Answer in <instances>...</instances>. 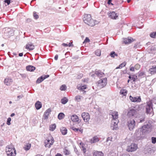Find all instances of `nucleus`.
I'll use <instances>...</instances> for the list:
<instances>
[{
  "instance_id": "nucleus-1",
  "label": "nucleus",
  "mask_w": 156,
  "mask_h": 156,
  "mask_svg": "<svg viewBox=\"0 0 156 156\" xmlns=\"http://www.w3.org/2000/svg\"><path fill=\"white\" fill-rule=\"evenodd\" d=\"M151 129L152 125L149 122L148 124L144 125L141 128L136 130L135 134L138 136H140L149 133L151 131Z\"/></svg>"
},
{
  "instance_id": "nucleus-2",
  "label": "nucleus",
  "mask_w": 156,
  "mask_h": 156,
  "mask_svg": "<svg viewBox=\"0 0 156 156\" xmlns=\"http://www.w3.org/2000/svg\"><path fill=\"white\" fill-rule=\"evenodd\" d=\"M152 102L155 104H156V96L152 99L151 101H150L147 102V105L146 106V112L147 114H153V109L152 108Z\"/></svg>"
},
{
  "instance_id": "nucleus-3",
  "label": "nucleus",
  "mask_w": 156,
  "mask_h": 156,
  "mask_svg": "<svg viewBox=\"0 0 156 156\" xmlns=\"http://www.w3.org/2000/svg\"><path fill=\"white\" fill-rule=\"evenodd\" d=\"M6 152L7 156H15L16 151L12 144L8 145L6 147Z\"/></svg>"
},
{
  "instance_id": "nucleus-4",
  "label": "nucleus",
  "mask_w": 156,
  "mask_h": 156,
  "mask_svg": "<svg viewBox=\"0 0 156 156\" xmlns=\"http://www.w3.org/2000/svg\"><path fill=\"white\" fill-rule=\"evenodd\" d=\"M84 22L90 26L94 25V20L91 19V15L90 14L85 15L83 18Z\"/></svg>"
},
{
  "instance_id": "nucleus-5",
  "label": "nucleus",
  "mask_w": 156,
  "mask_h": 156,
  "mask_svg": "<svg viewBox=\"0 0 156 156\" xmlns=\"http://www.w3.org/2000/svg\"><path fill=\"white\" fill-rule=\"evenodd\" d=\"M107 78L102 79L97 82V86L98 88L101 89L104 87L107 84Z\"/></svg>"
},
{
  "instance_id": "nucleus-6",
  "label": "nucleus",
  "mask_w": 156,
  "mask_h": 156,
  "mask_svg": "<svg viewBox=\"0 0 156 156\" xmlns=\"http://www.w3.org/2000/svg\"><path fill=\"white\" fill-rule=\"evenodd\" d=\"M127 125L130 130H132L135 128V122L132 119L128 120L127 122Z\"/></svg>"
},
{
  "instance_id": "nucleus-7",
  "label": "nucleus",
  "mask_w": 156,
  "mask_h": 156,
  "mask_svg": "<svg viewBox=\"0 0 156 156\" xmlns=\"http://www.w3.org/2000/svg\"><path fill=\"white\" fill-rule=\"evenodd\" d=\"M54 142V140L52 137H50L46 140L44 141L45 146L46 147L50 148Z\"/></svg>"
},
{
  "instance_id": "nucleus-8",
  "label": "nucleus",
  "mask_w": 156,
  "mask_h": 156,
  "mask_svg": "<svg viewBox=\"0 0 156 156\" xmlns=\"http://www.w3.org/2000/svg\"><path fill=\"white\" fill-rule=\"evenodd\" d=\"M137 148V146L135 144H132L130 145L128 147L127 151L128 152H132L135 151Z\"/></svg>"
},
{
  "instance_id": "nucleus-9",
  "label": "nucleus",
  "mask_w": 156,
  "mask_h": 156,
  "mask_svg": "<svg viewBox=\"0 0 156 156\" xmlns=\"http://www.w3.org/2000/svg\"><path fill=\"white\" fill-rule=\"evenodd\" d=\"M81 116L85 122H88L90 119L89 114L87 112H83L81 114Z\"/></svg>"
},
{
  "instance_id": "nucleus-10",
  "label": "nucleus",
  "mask_w": 156,
  "mask_h": 156,
  "mask_svg": "<svg viewBox=\"0 0 156 156\" xmlns=\"http://www.w3.org/2000/svg\"><path fill=\"white\" fill-rule=\"evenodd\" d=\"M133 41V39L130 37L123 38L122 44H128Z\"/></svg>"
},
{
  "instance_id": "nucleus-11",
  "label": "nucleus",
  "mask_w": 156,
  "mask_h": 156,
  "mask_svg": "<svg viewBox=\"0 0 156 156\" xmlns=\"http://www.w3.org/2000/svg\"><path fill=\"white\" fill-rule=\"evenodd\" d=\"M119 122L118 120L112 121L111 126V129L112 130H117L118 129V123Z\"/></svg>"
},
{
  "instance_id": "nucleus-12",
  "label": "nucleus",
  "mask_w": 156,
  "mask_h": 156,
  "mask_svg": "<svg viewBox=\"0 0 156 156\" xmlns=\"http://www.w3.org/2000/svg\"><path fill=\"white\" fill-rule=\"evenodd\" d=\"M109 115L112 116L113 118V121L118 120V114L117 112L111 111L110 112Z\"/></svg>"
},
{
  "instance_id": "nucleus-13",
  "label": "nucleus",
  "mask_w": 156,
  "mask_h": 156,
  "mask_svg": "<svg viewBox=\"0 0 156 156\" xmlns=\"http://www.w3.org/2000/svg\"><path fill=\"white\" fill-rule=\"evenodd\" d=\"M109 18L113 20H116L118 17V15L114 11L110 12L108 13Z\"/></svg>"
},
{
  "instance_id": "nucleus-14",
  "label": "nucleus",
  "mask_w": 156,
  "mask_h": 156,
  "mask_svg": "<svg viewBox=\"0 0 156 156\" xmlns=\"http://www.w3.org/2000/svg\"><path fill=\"white\" fill-rule=\"evenodd\" d=\"M129 98L130 101L133 102H139L141 101V99L140 97H133L131 96H130Z\"/></svg>"
},
{
  "instance_id": "nucleus-15",
  "label": "nucleus",
  "mask_w": 156,
  "mask_h": 156,
  "mask_svg": "<svg viewBox=\"0 0 156 156\" xmlns=\"http://www.w3.org/2000/svg\"><path fill=\"white\" fill-rule=\"evenodd\" d=\"M49 77V75H43L40 77L38 78L36 81V83H39L43 81V80L46 78Z\"/></svg>"
},
{
  "instance_id": "nucleus-16",
  "label": "nucleus",
  "mask_w": 156,
  "mask_h": 156,
  "mask_svg": "<svg viewBox=\"0 0 156 156\" xmlns=\"http://www.w3.org/2000/svg\"><path fill=\"white\" fill-rule=\"evenodd\" d=\"M51 110L50 108H49L47 109L44 113L43 115V118L44 119H47L48 118V116L51 114Z\"/></svg>"
},
{
  "instance_id": "nucleus-17",
  "label": "nucleus",
  "mask_w": 156,
  "mask_h": 156,
  "mask_svg": "<svg viewBox=\"0 0 156 156\" xmlns=\"http://www.w3.org/2000/svg\"><path fill=\"white\" fill-rule=\"evenodd\" d=\"M137 113L136 110L133 108H132L129 110L127 113V115L129 117L134 116Z\"/></svg>"
},
{
  "instance_id": "nucleus-18",
  "label": "nucleus",
  "mask_w": 156,
  "mask_h": 156,
  "mask_svg": "<svg viewBox=\"0 0 156 156\" xmlns=\"http://www.w3.org/2000/svg\"><path fill=\"white\" fill-rule=\"evenodd\" d=\"M35 46L32 43H27L26 46V48L29 49L30 51L34 49Z\"/></svg>"
},
{
  "instance_id": "nucleus-19",
  "label": "nucleus",
  "mask_w": 156,
  "mask_h": 156,
  "mask_svg": "<svg viewBox=\"0 0 156 156\" xmlns=\"http://www.w3.org/2000/svg\"><path fill=\"white\" fill-rule=\"evenodd\" d=\"M12 79L9 78H5L4 81L5 84L7 86H9L12 83Z\"/></svg>"
},
{
  "instance_id": "nucleus-20",
  "label": "nucleus",
  "mask_w": 156,
  "mask_h": 156,
  "mask_svg": "<svg viewBox=\"0 0 156 156\" xmlns=\"http://www.w3.org/2000/svg\"><path fill=\"white\" fill-rule=\"evenodd\" d=\"M71 119L74 122H77L79 120L78 117L76 115H72L71 116Z\"/></svg>"
},
{
  "instance_id": "nucleus-21",
  "label": "nucleus",
  "mask_w": 156,
  "mask_h": 156,
  "mask_svg": "<svg viewBox=\"0 0 156 156\" xmlns=\"http://www.w3.org/2000/svg\"><path fill=\"white\" fill-rule=\"evenodd\" d=\"M95 74H96L98 77H102L104 75V73L101 72L100 70H95Z\"/></svg>"
},
{
  "instance_id": "nucleus-22",
  "label": "nucleus",
  "mask_w": 156,
  "mask_h": 156,
  "mask_svg": "<svg viewBox=\"0 0 156 156\" xmlns=\"http://www.w3.org/2000/svg\"><path fill=\"white\" fill-rule=\"evenodd\" d=\"M93 156H103L104 154L101 151H94L93 153Z\"/></svg>"
},
{
  "instance_id": "nucleus-23",
  "label": "nucleus",
  "mask_w": 156,
  "mask_h": 156,
  "mask_svg": "<svg viewBox=\"0 0 156 156\" xmlns=\"http://www.w3.org/2000/svg\"><path fill=\"white\" fill-rule=\"evenodd\" d=\"M100 139L97 136H94L90 140V142L91 143H96Z\"/></svg>"
},
{
  "instance_id": "nucleus-24",
  "label": "nucleus",
  "mask_w": 156,
  "mask_h": 156,
  "mask_svg": "<svg viewBox=\"0 0 156 156\" xmlns=\"http://www.w3.org/2000/svg\"><path fill=\"white\" fill-rule=\"evenodd\" d=\"M60 131L62 135H64L67 133V129L65 127H61L60 129Z\"/></svg>"
},
{
  "instance_id": "nucleus-25",
  "label": "nucleus",
  "mask_w": 156,
  "mask_h": 156,
  "mask_svg": "<svg viewBox=\"0 0 156 156\" xmlns=\"http://www.w3.org/2000/svg\"><path fill=\"white\" fill-rule=\"evenodd\" d=\"M149 71L150 73L152 74H153L156 73V66H152V67L150 68Z\"/></svg>"
},
{
  "instance_id": "nucleus-26",
  "label": "nucleus",
  "mask_w": 156,
  "mask_h": 156,
  "mask_svg": "<svg viewBox=\"0 0 156 156\" xmlns=\"http://www.w3.org/2000/svg\"><path fill=\"white\" fill-rule=\"evenodd\" d=\"M42 104L39 101H37L35 104V106L37 109L38 110L42 107Z\"/></svg>"
},
{
  "instance_id": "nucleus-27",
  "label": "nucleus",
  "mask_w": 156,
  "mask_h": 156,
  "mask_svg": "<svg viewBox=\"0 0 156 156\" xmlns=\"http://www.w3.org/2000/svg\"><path fill=\"white\" fill-rule=\"evenodd\" d=\"M78 89L79 90H84L85 89L87 88V86L86 85H79L78 86Z\"/></svg>"
},
{
  "instance_id": "nucleus-28",
  "label": "nucleus",
  "mask_w": 156,
  "mask_h": 156,
  "mask_svg": "<svg viewBox=\"0 0 156 156\" xmlns=\"http://www.w3.org/2000/svg\"><path fill=\"white\" fill-rule=\"evenodd\" d=\"M72 129L76 132H80L81 133H82L83 132V129L81 128L79 129L75 127H73L72 128Z\"/></svg>"
},
{
  "instance_id": "nucleus-29",
  "label": "nucleus",
  "mask_w": 156,
  "mask_h": 156,
  "mask_svg": "<svg viewBox=\"0 0 156 156\" xmlns=\"http://www.w3.org/2000/svg\"><path fill=\"white\" fill-rule=\"evenodd\" d=\"M127 93V91L126 89H122L120 91V94L124 96H126Z\"/></svg>"
},
{
  "instance_id": "nucleus-30",
  "label": "nucleus",
  "mask_w": 156,
  "mask_h": 156,
  "mask_svg": "<svg viewBox=\"0 0 156 156\" xmlns=\"http://www.w3.org/2000/svg\"><path fill=\"white\" fill-rule=\"evenodd\" d=\"M35 69V68L31 66H28L26 67V69L27 70L30 71H34Z\"/></svg>"
},
{
  "instance_id": "nucleus-31",
  "label": "nucleus",
  "mask_w": 156,
  "mask_h": 156,
  "mask_svg": "<svg viewBox=\"0 0 156 156\" xmlns=\"http://www.w3.org/2000/svg\"><path fill=\"white\" fill-rule=\"evenodd\" d=\"M83 98V97L82 96L80 95H77L75 97V100L78 102H80Z\"/></svg>"
},
{
  "instance_id": "nucleus-32",
  "label": "nucleus",
  "mask_w": 156,
  "mask_h": 156,
  "mask_svg": "<svg viewBox=\"0 0 156 156\" xmlns=\"http://www.w3.org/2000/svg\"><path fill=\"white\" fill-rule=\"evenodd\" d=\"M65 117V114L62 112L59 113L58 116V118L59 120L63 119Z\"/></svg>"
},
{
  "instance_id": "nucleus-33",
  "label": "nucleus",
  "mask_w": 156,
  "mask_h": 156,
  "mask_svg": "<svg viewBox=\"0 0 156 156\" xmlns=\"http://www.w3.org/2000/svg\"><path fill=\"white\" fill-rule=\"evenodd\" d=\"M30 147L31 144L29 143H27L24 146L23 148L25 150L28 151L30 149Z\"/></svg>"
},
{
  "instance_id": "nucleus-34",
  "label": "nucleus",
  "mask_w": 156,
  "mask_h": 156,
  "mask_svg": "<svg viewBox=\"0 0 156 156\" xmlns=\"http://www.w3.org/2000/svg\"><path fill=\"white\" fill-rule=\"evenodd\" d=\"M126 62H124L121 64L119 66L117 67L116 68V69H121L123 67L125 66L126 65Z\"/></svg>"
},
{
  "instance_id": "nucleus-35",
  "label": "nucleus",
  "mask_w": 156,
  "mask_h": 156,
  "mask_svg": "<svg viewBox=\"0 0 156 156\" xmlns=\"http://www.w3.org/2000/svg\"><path fill=\"white\" fill-rule=\"evenodd\" d=\"M56 125L55 124H52L50 126L49 129L50 131H53L56 128Z\"/></svg>"
},
{
  "instance_id": "nucleus-36",
  "label": "nucleus",
  "mask_w": 156,
  "mask_h": 156,
  "mask_svg": "<svg viewBox=\"0 0 156 156\" xmlns=\"http://www.w3.org/2000/svg\"><path fill=\"white\" fill-rule=\"evenodd\" d=\"M68 101V99L66 97H64L61 99V103L63 104L66 103Z\"/></svg>"
},
{
  "instance_id": "nucleus-37",
  "label": "nucleus",
  "mask_w": 156,
  "mask_h": 156,
  "mask_svg": "<svg viewBox=\"0 0 156 156\" xmlns=\"http://www.w3.org/2000/svg\"><path fill=\"white\" fill-rule=\"evenodd\" d=\"M129 78L133 80V82L135 81L137 78V76H133L132 77L130 76H129Z\"/></svg>"
},
{
  "instance_id": "nucleus-38",
  "label": "nucleus",
  "mask_w": 156,
  "mask_h": 156,
  "mask_svg": "<svg viewBox=\"0 0 156 156\" xmlns=\"http://www.w3.org/2000/svg\"><path fill=\"white\" fill-rule=\"evenodd\" d=\"M150 36L153 38L156 37V32L152 33L150 34Z\"/></svg>"
},
{
  "instance_id": "nucleus-39",
  "label": "nucleus",
  "mask_w": 156,
  "mask_h": 156,
  "mask_svg": "<svg viewBox=\"0 0 156 156\" xmlns=\"http://www.w3.org/2000/svg\"><path fill=\"white\" fill-rule=\"evenodd\" d=\"M66 87L65 85H63L60 87V90H65L66 89Z\"/></svg>"
},
{
  "instance_id": "nucleus-40",
  "label": "nucleus",
  "mask_w": 156,
  "mask_h": 156,
  "mask_svg": "<svg viewBox=\"0 0 156 156\" xmlns=\"http://www.w3.org/2000/svg\"><path fill=\"white\" fill-rule=\"evenodd\" d=\"M33 16L35 19H37L39 18L38 15L37 14L36 12H33Z\"/></svg>"
},
{
  "instance_id": "nucleus-41",
  "label": "nucleus",
  "mask_w": 156,
  "mask_h": 156,
  "mask_svg": "<svg viewBox=\"0 0 156 156\" xmlns=\"http://www.w3.org/2000/svg\"><path fill=\"white\" fill-rule=\"evenodd\" d=\"M110 56L112 57H114L115 56H117V54H116L115 52L112 51L111 52L110 54Z\"/></svg>"
},
{
  "instance_id": "nucleus-42",
  "label": "nucleus",
  "mask_w": 156,
  "mask_h": 156,
  "mask_svg": "<svg viewBox=\"0 0 156 156\" xmlns=\"http://www.w3.org/2000/svg\"><path fill=\"white\" fill-rule=\"evenodd\" d=\"M95 54L98 56H100L101 55V51L99 50H98L95 51Z\"/></svg>"
},
{
  "instance_id": "nucleus-43",
  "label": "nucleus",
  "mask_w": 156,
  "mask_h": 156,
  "mask_svg": "<svg viewBox=\"0 0 156 156\" xmlns=\"http://www.w3.org/2000/svg\"><path fill=\"white\" fill-rule=\"evenodd\" d=\"M140 67V66L138 64H136L134 66L135 69L136 70H138Z\"/></svg>"
},
{
  "instance_id": "nucleus-44",
  "label": "nucleus",
  "mask_w": 156,
  "mask_h": 156,
  "mask_svg": "<svg viewBox=\"0 0 156 156\" xmlns=\"http://www.w3.org/2000/svg\"><path fill=\"white\" fill-rule=\"evenodd\" d=\"M5 32L6 33H9V32H12V31L10 28H7L5 29Z\"/></svg>"
},
{
  "instance_id": "nucleus-45",
  "label": "nucleus",
  "mask_w": 156,
  "mask_h": 156,
  "mask_svg": "<svg viewBox=\"0 0 156 156\" xmlns=\"http://www.w3.org/2000/svg\"><path fill=\"white\" fill-rule=\"evenodd\" d=\"M64 153L66 155H68L70 154L69 151L66 149L64 150Z\"/></svg>"
},
{
  "instance_id": "nucleus-46",
  "label": "nucleus",
  "mask_w": 156,
  "mask_h": 156,
  "mask_svg": "<svg viewBox=\"0 0 156 156\" xmlns=\"http://www.w3.org/2000/svg\"><path fill=\"white\" fill-rule=\"evenodd\" d=\"M11 121V119L10 118H9L7 121L6 123L8 125H10L11 124L10 121Z\"/></svg>"
},
{
  "instance_id": "nucleus-47",
  "label": "nucleus",
  "mask_w": 156,
  "mask_h": 156,
  "mask_svg": "<svg viewBox=\"0 0 156 156\" xmlns=\"http://www.w3.org/2000/svg\"><path fill=\"white\" fill-rule=\"evenodd\" d=\"M151 140L152 143L154 144L156 143V137H152Z\"/></svg>"
},
{
  "instance_id": "nucleus-48",
  "label": "nucleus",
  "mask_w": 156,
  "mask_h": 156,
  "mask_svg": "<svg viewBox=\"0 0 156 156\" xmlns=\"http://www.w3.org/2000/svg\"><path fill=\"white\" fill-rule=\"evenodd\" d=\"M135 68L133 66H131V65L129 67V70L133 72L135 70Z\"/></svg>"
},
{
  "instance_id": "nucleus-49",
  "label": "nucleus",
  "mask_w": 156,
  "mask_h": 156,
  "mask_svg": "<svg viewBox=\"0 0 156 156\" xmlns=\"http://www.w3.org/2000/svg\"><path fill=\"white\" fill-rule=\"evenodd\" d=\"M90 40L89 39V38L87 37H86L85 38V40H84V41L83 43H88V42H90Z\"/></svg>"
},
{
  "instance_id": "nucleus-50",
  "label": "nucleus",
  "mask_w": 156,
  "mask_h": 156,
  "mask_svg": "<svg viewBox=\"0 0 156 156\" xmlns=\"http://www.w3.org/2000/svg\"><path fill=\"white\" fill-rule=\"evenodd\" d=\"M145 117H142L140 118V121L138 122H142L144 121Z\"/></svg>"
},
{
  "instance_id": "nucleus-51",
  "label": "nucleus",
  "mask_w": 156,
  "mask_h": 156,
  "mask_svg": "<svg viewBox=\"0 0 156 156\" xmlns=\"http://www.w3.org/2000/svg\"><path fill=\"white\" fill-rule=\"evenodd\" d=\"M4 2L5 3H7L8 5H9L10 3V0H5Z\"/></svg>"
},
{
  "instance_id": "nucleus-52",
  "label": "nucleus",
  "mask_w": 156,
  "mask_h": 156,
  "mask_svg": "<svg viewBox=\"0 0 156 156\" xmlns=\"http://www.w3.org/2000/svg\"><path fill=\"white\" fill-rule=\"evenodd\" d=\"M112 137H108L106 140V142H108L109 141H112Z\"/></svg>"
},
{
  "instance_id": "nucleus-53",
  "label": "nucleus",
  "mask_w": 156,
  "mask_h": 156,
  "mask_svg": "<svg viewBox=\"0 0 156 156\" xmlns=\"http://www.w3.org/2000/svg\"><path fill=\"white\" fill-rule=\"evenodd\" d=\"M69 47H73V45L72 44V42L69 43V44H68Z\"/></svg>"
},
{
  "instance_id": "nucleus-54",
  "label": "nucleus",
  "mask_w": 156,
  "mask_h": 156,
  "mask_svg": "<svg viewBox=\"0 0 156 156\" xmlns=\"http://www.w3.org/2000/svg\"><path fill=\"white\" fill-rule=\"evenodd\" d=\"M23 97V95L21 94L20 95L18 96H17V98H19L18 100H19L20 98H22Z\"/></svg>"
},
{
  "instance_id": "nucleus-55",
  "label": "nucleus",
  "mask_w": 156,
  "mask_h": 156,
  "mask_svg": "<svg viewBox=\"0 0 156 156\" xmlns=\"http://www.w3.org/2000/svg\"><path fill=\"white\" fill-rule=\"evenodd\" d=\"M82 150L83 151V152L85 153L86 152V148L83 147H82Z\"/></svg>"
},
{
  "instance_id": "nucleus-56",
  "label": "nucleus",
  "mask_w": 156,
  "mask_h": 156,
  "mask_svg": "<svg viewBox=\"0 0 156 156\" xmlns=\"http://www.w3.org/2000/svg\"><path fill=\"white\" fill-rule=\"evenodd\" d=\"M144 75V73L143 72H140V73L139 75L140 76H143Z\"/></svg>"
},
{
  "instance_id": "nucleus-57",
  "label": "nucleus",
  "mask_w": 156,
  "mask_h": 156,
  "mask_svg": "<svg viewBox=\"0 0 156 156\" xmlns=\"http://www.w3.org/2000/svg\"><path fill=\"white\" fill-rule=\"evenodd\" d=\"M62 45L64 47H68V45L67 44L65 43H63L62 44Z\"/></svg>"
},
{
  "instance_id": "nucleus-58",
  "label": "nucleus",
  "mask_w": 156,
  "mask_h": 156,
  "mask_svg": "<svg viewBox=\"0 0 156 156\" xmlns=\"http://www.w3.org/2000/svg\"><path fill=\"white\" fill-rule=\"evenodd\" d=\"M58 55H56L54 58L56 60H57L58 59Z\"/></svg>"
},
{
  "instance_id": "nucleus-59",
  "label": "nucleus",
  "mask_w": 156,
  "mask_h": 156,
  "mask_svg": "<svg viewBox=\"0 0 156 156\" xmlns=\"http://www.w3.org/2000/svg\"><path fill=\"white\" fill-rule=\"evenodd\" d=\"M19 56H20V57L22 56H23V53H19Z\"/></svg>"
},
{
  "instance_id": "nucleus-60",
  "label": "nucleus",
  "mask_w": 156,
  "mask_h": 156,
  "mask_svg": "<svg viewBox=\"0 0 156 156\" xmlns=\"http://www.w3.org/2000/svg\"><path fill=\"white\" fill-rule=\"evenodd\" d=\"M55 156H62V155L61 154L58 153Z\"/></svg>"
},
{
  "instance_id": "nucleus-61",
  "label": "nucleus",
  "mask_w": 156,
  "mask_h": 156,
  "mask_svg": "<svg viewBox=\"0 0 156 156\" xmlns=\"http://www.w3.org/2000/svg\"><path fill=\"white\" fill-rule=\"evenodd\" d=\"M15 115V114H14V113H12V114L10 116H11V117H12V116H14V115Z\"/></svg>"
},
{
  "instance_id": "nucleus-62",
  "label": "nucleus",
  "mask_w": 156,
  "mask_h": 156,
  "mask_svg": "<svg viewBox=\"0 0 156 156\" xmlns=\"http://www.w3.org/2000/svg\"><path fill=\"white\" fill-rule=\"evenodd\" d=\"M35 156H43L42 155L40 154H37L35 155Z\"/></svg>"
},
{
  "instance_id": "nucleus-63",
  "label": "nucleus",
  "mask_w": 156,
  "mask_h": 156,
  "mask_svg": "<svg viewBox=\"0 0 156 156\" xmlns=\"http://www.w3.org/2000/svg\"><path fill=\"white\" fill-rule=\"evenodd\" d=\"M131 1V0H127V2L128 3H129Z\"/></svg>"
},
{
  "instance_id": "nucleus-64",
  "label": "nucleus",
  "mask_w": 156,
  "mask_h": 156,
  "mask_svg": "<svg viewBox=\"0 0 156 156\" xmlns=\"http://www.w3.org/2000/svg\"><path fill=\"white\" fill-rule=\"evenodd\" d=\"M119 0H113V1H114L115 2H117L119 1Z\"/></svg>"
}]
</instances>
